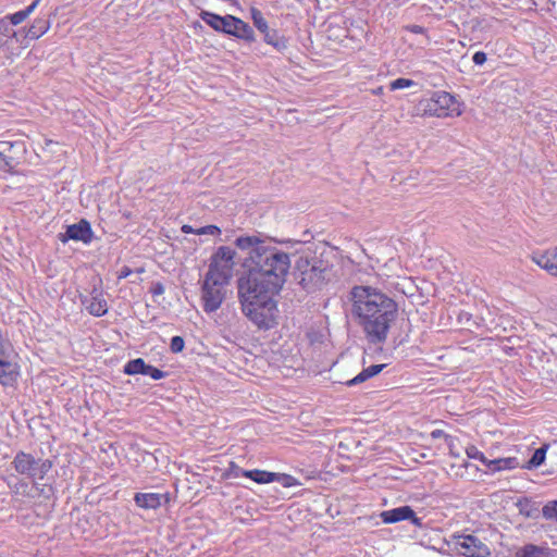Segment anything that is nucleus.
<instances>
[{
	"label": "nucleus",
	"instance_id": "nucleus-5",
	"mask_svg": "<svg viewBox=\"0 0 557 557\" xmlns=\"http://www.w3.org/2000/svg\"><path fill=\"white\" fill-rule=\"evenodd\" d=\"M20 375V367L13 345L0 330V383L12 386Z\"/></svg>",
	"mask_w": 557,
	"mask_h": 557
},
{
	"label": "nucleus",
	"instance_id": "nucleus-8",
	"mask_svg": "<svg viewBox=\"0 0 557 557\" xmlns=\"http://www.w3.org/2000/svg\"><path fill=\"white\" fill-rule=\"evenodd\" d=\"M12 466L22 475L42 480L51 470L52 462L48 459H36L30 454L18 451L12 460Z\"/></svg>",
	"mask_w": 557,
	"mask_h": 557
},
{
	"label": "nucleus",
	"instance_id": "nucleus-23",
	"mask_svg": "<svg viewBox=\"0 0 557 557\" xmlns=\"http://www.w3.org/2000/svg\"><path fill=\"white\" fill-rule=\"evenodd\" d=\"M200 18L216 32H223L225 27L224 16L218 15L209 11H201Z\"/></svg>",
	"mask_w": 557,
	"mask_h": 557
},
{
	"label": "nucleus",
	"instance_id": "nucleus-22",
	"mask_svg": "<svg viewBox=\"0 0 557 557\" xmlns=\"http://www.w3.org/2000/svg\"><path fill=\"white\" fill-rule=\"evenodd\" d=\"M49 29V22L45 18H37L26 30L25 37L29 39H38Z\"/></svg>",
	"mask_w": 557,
	"mask_h": 557
},
{
	"label": "nucleus",
	"instance_id": "nucleus-20",
	"mask_svg": "<svg viewBox=\"0 0 557 557\" xmlns=\"http://www.w3.org/2000/svg\"><path fill=\"white\" fill-rule=\"evenodd\" d=\"M246 478L255 481L258 484H265L275 482V480L278 479V473L253 469L246 473Z\"/></svg>",
	"mask_w": 557,
	"mask_h": 557
},
{
	"label": "nucleus",
	"instance_id": "nucleus-33",
	"mask_svg": "<svg viewBox=\"0 0 557 557\" xmlns=\"http://www.w3.org/2000/svg\"><path fill=\"white\" fill-rule=\"evenodd\" d=\"M248 472H249V470H245L232 461V462H230L228 468L226 469V476L227 478H239V476L246 478V473H248Z\"/></svg>",
	"mask_w": 557,
	"mask_h": 557
},
{
	"label": "nucleus",
	"instance_id": "nucleus-25",
	"mask_svg": "<svg viewBox=\"0 0 557 557\" xmlns=\"http://www.w3.org/2000/svg\"><path fill=\"white\" fill-rule=\"evenodd\" d=\"M40 0H34L27 8L24 10H21L18 12H15L13 14L7 15L8 20L10 21L11 25H18L23 23L37 8Z\"/></svg>",
	"mask_w": 557,
	"mask_h": 557
},
{
	"label": "nucleus",
	"instance_id": "nucleus-17",
	"mask_svg": "<svg viewBox=\"0 0 557 557\" xmlns=\"http://www.w3.org/2000/svg\"><path fill=\"white\" fill-rule=\"evenodd\" d=\"M12 493L16 497L34 499L37 497L39 491V483L34 482L29 485L24 480H18L14 485H10Z\"/></svg>",
	"mask_w": 557,
	"mask_h": 557
},
{
	"label": "nucleus",
	"instance_id": "nucleus-39",
	"mask_svg": "<svg viewBox=\"0 0 557 557\" xmlns=\"http://www.w3.org/2000/svg\"><path fill=\"white\" fill-rule=\"evenodd\" d=\"M221 230L216 225H206L197 228V235H220Z\"/></svg>",
	"mask_w": 557,
	"mask_h": 557
},
{
	"label": "nucleus",
	"instance_id": "nucleus-21",
	"mask_svg": "<svg viewBox=\"0 0 557 557\" xmlns=\"http://www.w3.org/2000/svg\"><path fill=\"white\" fill-rule=\"evenodd\" d=\"M517 466H518V460L515 457L498 458V459H494V460H488L487 465H486V467L492 472L515 469Z\"/></svg>",
	"mask_w": 557,
	"mask_h": 557
},
{
	"label": "nucleus",
	"instance_id": "nucleus-46",
	"mask_svg": "<svg viewBox=\"0 0 557 557\" xmlns=\"http://www.w3.org/2000/svg\"><path fill=\"white\" fill-rule=\"evenodd\" d=\"M182 232L184 234H197V228H194L193 226L185 224L182 226Z\"/></svg>",
	"mask_w": 557,
	"mask_h": 557
},
{
	"label": "nucleus",
	"instance_id": "nucleus-13",
	"mask_svg": "<svg viewBox=\"0 0 557 557\" xmlns=\"http://www.w3.org/2000/svg\"><path fill=\"white\" fill-rule=\"evenodd\" d=\"M380 517L384 523H396L404 520H410L417 527L422 525L421 518L416 517V513L410 506H401L382 511Z\"/></svg>",
	"mask_w": 557,
	"mask_h": 557
},
{
	"label": "nucleus",
	"instance_id": "nucleus-3",
	"mask_svg": "<svg viewBox=\"0 0 557 557\" xmlns=\"http://www.w3.org/2000/svg\"><path fill=\"white\" fill-rule=\"evenodd\" d=\"M238 299L243 313L260 329H271L274 325L276 304L273 297L276 293H264L261 289L237 285Z\"/></svg>",
	"mask_w": 557,
	"mask_h": 557
},
{
	"label": "nucleus",
	"instance_id": "nucleus-38",
	"mask_svg": "<svg viewBox=\"0 0 557 557\" xmlns=\"http://www.w3.org/2000/svg\"><path fill=\"white\" fill-rule=\"evenodd\" d=\"M144 375H148L153 380H161L165 376V372L157 369L152 366L147 364Z\"/></svg>",
	"mask_w": 557,
	"mask_h": 557
},
{
	"label": "nucleus",
	"instance_id": "nucleus-11",
	"mask_svg": "<svg viewBox=\"0 0 557 557\" xmlns=\"http://www.w3.org/2000/svg\"><path fill=\"white\" fill-rule=\"evenodd\" d=\"M225 27L222 33L235 36L239 39H244L246 41H253L255 34L252 28L243 20L233 16V15H224Z\"/></svg>",
	"mask_w": 557,
	"mask_h": 557
},
{
	"label": "nucleus",
	"instance_id": "nucleus-19",
	"mask_svg": "<svg viewBox=\"0 0 557 557\" xmlns=\"http://www.w3.org/2000/svg\"><path fill=\"white\" fill-rule=\"evenodd\" d=\"M516 557H554L548 548L528 544L519 549Z\"/></svg>",
	"mask_w": 557,
	"mask_h": 557
},
{
	"label": "nucleus",
	"instance_id": "nucleus-44",
	"mask_svg": "<svg viewBox=\"0 0 557 557\" xmlns=\"http://www.w3.org/2000/svg\"><path fill=\"white\" fill-rule=\"evenodd\" d=\"M153 296H159L164 293V286L161 283H154L150 289Z\"/></svg>",
	"mask_w": 557,
	"mask_h": 557
},
{
	"label": "nucleus",
	"instance_id": "nucleus-12",
	"mask_svg": "<svg viewBox=\"0 0 557 557\" xmlns=\"http://www.w3.org/2000/svg\"><path fill=\"white\" fill-rule=\"evenodd\" d=\"M86 310L95 317H102L108 312V304L101 288L94 286L90 297L81 296Z\"/></svg>",
	"mask_w": 557,
	"mask_h": 557
},
{
	"label": "nucleus",
	"instance_id": "nucleus-6",
	"mask_svg": "<svg viewBox=\"0 0 557 557\" xmlns=\"http://www.w3.org/2000/svg\"><path fill=\"white\" fill-rule=\"evenodd\" d=\"M235 250L227 246H220L210 258L206 274L230 283L235 267Z\"/></svg>",
	"mask_w": 557,
	"mask_h": 557
},
{
	"label": "nucleus",
	"instance_id": "nucleus-26",
	"mask_svg": "<svg viewBox=\"0 0 557 557\" xmlns=\"http://www.w3.org/2000/svg\"><path fill=\"white\" fill-rule=\"evenodd\" d=\"M146 362L141 358L129 360L124 367V373L128 375L144 374Z\"/></svg>",
	"mask_w": 557,
	"mask_h": 557
},
{
	"label": "nucleus",
	"instance_id": "nucleus-34",
	"mask_svg": "<svg viewBox=\"0 0 557 557\" xmlns=\"http://www.w3.org/2000/svg\"><path fill=\"white\" fill-rule=\"evenodd\" d=\"M0 35L5 37H16V32L11 27L7 16L0 18Z\"/></svg>",
	"mask_w": 557,
	"mask_h": 557
},
{
	"label": "nucleus",
	"instance_id": "nucleus-9",
	"mask_svg": "<svg viewBox=\"0 0 557 557\" xmlns=\"http://www.w3.org/2000/svg\"><path fill=\"white\" fill-rule=\"evenodd\" d=\"M423 111L425 114L437 117H445L455 111L456 99L446 91H435L423 102Z\"/></svg>",
	"mask_w": 557,
	"mask_h": 557
},
{
	"label": "nucleus",
	"instance_id": "nucleus-14",
	"mask_svg": "<svg viewBox=\"0 0 557 557\" xmlns=\"http://www.w3.org/2000/svg\"><path fill=\"white\" fill-rule=\"evenodd\" d=\"M531 259L550 275L557 276V247L535 250L532 252Z\"/></svg>",
	"mask_w": 557,
	"mask_h": 557
},
{
	"label": "nucleus",
	"instance_id": "nucleus-43",
	"mask_svg": "<svg viewBox=\"0 0 557 557\" xmlns=\"http://www.w3.org/2000/svg\"><path fill=\"white\" fill-rule=\"evenodd\" d=\"M51 491H52L51 486L39 484V491H38L36 498H38L40 496H44L45 498H49Z\"/></svg>",
	"mask_w": 557,
	"mask_h": 557
},
{
	"label": "nucleus",
	"instance_id": "nucleus-16",
	"mask_svg": "<svg viewBox=\"0 0 557 557\" xmlns=\"http://www.w3.org/2000/svg\"><path fill=\"white\" fill-rule=\"evenodd\" d=\"M135 504L144 509H157L163 503L169 502L168 494L161 493H137L134 496Z\"/></svg>",
	"mask_w": 557,
	"mask_h": 557
},
{
	"label": "nucleus",
	"instance_id": "nucleus-4",
	"mask_svg": "<svg viewBox=\"0 0 557 557\" xmlns=\"http://www.w3.org/2000/svg\"><path fill=\"white\" fill-rule=\"evenodd\" d=\"M298 283L307 292L321 288L333 276V264L321 257H299L296 261Z\"/></svg>",
	"mask_w": 557,
	"mask_h": 557
},
{
	"label": "nucleus",
	"instance_id": "nucleus-42",
	"mask_svg": "<svg viewBox=\"0 0 557 557\" xmlns=\"http://www.w3.org/2000/svg\"><path fill=\"white\" fill-rule=\"evenodd\" d=\"M486 53L483 51H476L472 57L475 65H483L486 62Z\"/></svg>",
	"mask_w": 557,
	"mask_h": 557
},
{
	"label": "nucleus",
	"instance_id": "nucleus-10",
	"mask_svg": "<svg viewBox=\"0 0 557 557\" xmlns=\"http://www.w3.org/2000/svg\"><path fill=\"white\" fill-rule=\"evenodd\" d=\"M456 546L466 557H488L491 555L488 546L472 534L457 536Z\"/></svg>",
	"mask_w": 557,
	"mask_h": 557
},
{
	"label": "nucleus",
	"instance_id": "nucleus-15",
	"mask_svg": "<svg viewBox=\"0 0 557 557\" xmlns=\"http://www.w3.org/2000/svg\"><path fill=\"white\" fill-rule=\"evenodd\" d=\"M94 238V232L88 221L81 220L78 223L69 225L66 233L61 240L65 243L67 239L90 244Z\"/></svg>",
	"mask_w": 557,
	"mask_h": 557
},
{
	"label": "nucleus",
	"instance_id": "nucleus-18",
	"mask_svg": "<svg viewBox=\"0 0 557 557\" xmlns=\"http://www.w3.org/2000/svg\"><path fill=\"white\" fill-rule=\"evenodd\" d=\"M385 364H372L368 367L367 369H363L359 374H357L355 377L346 381L347 386H355L358 384H361L366 382L367 380L371 379L372 376L379 374Z\"/></svg>",
	"mask_w": 557,
	"mask_h": 557
},
{
	"label": "nucleus",
	"instance_id": "nucleus-28",
	"mask_svg": "<svg viewBox=\"0 0 557 557\" xmlns=\"http://www.w3.org/2000/svg\"><path fill=\"white\" fill-rule=\"evenodd\" d=\"M14 159L7 156V149L0 150V172L13 173Z\"/></svg>",
	"mask_w": 557,
	"mask_h": 557
},
{
	"label": "nucleus",
	"instance_id": "nucleus-40",
	"mask_svg": "<svg viewBox=\"0 0 557 557\" xmlns=\"http://www.w3.org/2000/svg\"><path fill=\"white\" fill-rule=\"evenodd\" d=\"M520 512L528 518H537L539 516V509L533 508L529 502H527L524 506H521Z\"/></svg>",
	"mask_w": 557,
	"mask_h": 557
},
{
	"label": "nucleus",
	"instance_id": "nucleus-36",
	"mask_svg": "<svg viewBox=\"0 0 557 557\" xmlns=\"http://www.w3.org/2000/svg\"><path fill=\"white\" fill-rule=\"evenodd\" d=\"M431 437L436 438H444L449 450L453 453V436L449 434H446L443 430L436 429L431 432Z\"/></svg>",
	"mask_w": 557,
	"mask_h": 557
},
{
	"label": "nucleus",
	"instance_id": "nucleus-41",
	"mask_svg": "<svg viewBox=\"0 0 557 557\" xmlns=\"http://www.w3.org/2000/svg\"><path fill=\"white\" fill-rule=\"evenodd\" d=\"M275 481L282 483V485L285 487L294 486L297 483V481L294 476L288 475V474H280V473H278V479Z\"/></svg>",
	"mask_w": 557,
	"mask_h": 557
},
{
	"label": "nucleus",
	"instance_id": "nucleus-47",
	"mask_svg": "<svg viewBox=\"0 0 557 557\" xmlns=\"http://www.w3.org/2000/svg\"><path fill=\"white\" fill-rule=\"evenodd\" d=\"M132 273L131 269L127 268V267H124L120 273H119V278H125L127 277L129 274Z\"/></svg>",
	"mask_w": 557,
	"mask_h": 557
},
{
	"label": "nucleus",
	"instance_id": "nucleus-27",
	"mask_svg": "<svg viewBox=\"0 0 557 557\" xmlns=\"http://www.w3.org/2000/svg\"><path fill=\"white\" fill-rule=\"evenodd\" d=\"M250 15H251V20L253 22V25L256 26V28L258 30L263 33L267 29H269L268 23H267L264 16H263V14H262V12L260 10H258L257 8H251L250 9Z\"/></svg>",
	"mask_w": 557,
	"mask_h": 557
},
{
	"label": "nucleus",
	"instance_id": "nucleus-29",
	"mask_svg": "<svg viewBox=\"0 0 557 557\" xmlns=\"http://www.w3.org/2000/svg\"><path fill=\"white\" fill-rule=\"evenodd\" d=\"M545 456H546V447L537 448L533 453L531 459L529 460L528 468L532 469V468H536V467L541 466L545 460Z\"/></svg>",
	"mask_w": 557,
	"mask_h": 557
},
{
	"label": "nucleus",
	"instance_id": "nucleus-48",
	"mask_svg": "<svg viewBox=\"0 0 557 557\" xmlns=\"http://www.w3.org/2000/svg\"><path fill=\"white\" fill-rule=\"evenodd\" d=\"M449 454L454 457H459V454L456 453L455 443L453 442V453L449 450Z\"/></svg>",
	"mask_w": 557,
	"mask_h": 557
},
{
	"label": "nucleus",
	"instance_id": "nucleus-31",
	"mask_svg": "<svg viewBox=\"0 0 557 557\" xmlns=\"http://www.w3.org/2000/svg\"><path fill=\"white\" fill-rule=\"evenodd\" d=\"M406 30L412 33V34H421L423 35V38L419 41V45L421 47H424V46H428L430 45V37L429 35L426 34V30L424 27L420 26V25H407L405 27Z\"/></svg>",
	"mask_w": 557,
	"mask_h": 557
},
{
	"label": "nucleus",
	"instance_id": "nucleus-45",
	"mask_svg": "<svg viewBox=\"0 0 557 557\" xmlns=\"http://www.w3.org/2000/svg\"><path fill=\"white\" fill-rule=\"evenodd\" d=\"M17 145L16 143H10V141H3V143H0V147L1 149L0 150H3V149H7V152L11 151L12 148Z\"/></svg>",
	"mask_w": 557,
	"mask_h": 557
},
{
	"label": "nucleus",
	"instance_id": "nucleus-32",
	"mask_svg": "<svg viewBox=\"0 0 557 557\" xmlns=\"http://www.w3.org/2000/svg\"><path fill=\"white\" fill-rule=\"evenodd\" d=\"M466 454L470 459L480 460L485 466L487 465L488 459L484 456V454L478 449L474 445H470L466 448Z\"/></svg>",
	"mask_w": 557,
	"mask_h": 557
},
{
	"label": "nucleus",
	"instance_id": "nucleus-49",
	"mask_svg": "<svg viewBox=\"0 0 557 557\" xmlns=\"http://www.w3.org/2000/svg\"><path fill=\"white\" fill-rule=\"evenodd\" d=\"M376 92H382V87L377 88Z\"/></svg>",
	"mask_w": 557,
	"mask_h": 557
},
{
	"label": "nucleus",
	"instance_id": "nucleus-35",
	"mask_svg": "<svg viewBox=\"0 0 557 557\" xmlns=\"http://www.w3.org/2000/svg\"><path fill=\"white\" fill-rule=\"evenodd\" d=\"M416 85V83L408 78H397L389 84L391 90L404 89Z\"/></svg>",
	"mask_w": 557,
	"mask_h": 557
},
{
	"label": "nucleus",
	"instance_id": "nucleus-2",
	"mask_svg": "<svg viewBox=\"0 0 557 557\" xmlns=\"http://www.w3.org/2000/svg\"><path fill=\"white\" fill-rule=\"evenodd\" d=\"M351 313L372 344L384 343L397 315V304L381 290L355 286L350 290Z\"/></svg>",
	"mask_w": 557,
	"mask_h": 557
},
{
	"label": "nucleus",
	"instance_id": "nucleus-30",
	"mask_svg": "<svg viewBox=\"0 0 557 557\" xmlns=\"http://www.w3.org/2000/svg\"><path fill=\"white\" fill-rule=\"evenodd\" d=\"M542 513L546 520L555 521L557 523V500L548 502L543 507Z\"/></svg>",
	"mask_w": 557,
	"mask_h": 557
},
{
	"label": "nucleus",
	"instance_id": "nucleus-7",
	"mask_svg": "<svg viewBox=\"0 0 557 557\" xmlns=\"http://www.w3.org/2000/svg\"><path fill=\"white\" fill-rule=\"evenodd\" d=\"M228 283L218 280L212 275H205L201 285L202 308L207 313L215 312L223 304Z\"/></svg>",
	"mask_w": 557,
	"mask_h": 557
},
{
	"label": "nucleus",
	"instance_id": "nucleus-24",
	"mask_svg": "<svg viewBox=\"0 0 557 557\" xmlns=\"http://www.w3.org/2000/svg\"><path fill=\"white\" fill-rule=\"evenodd\" d=\"M262 34L264 35V41L268 45H271L275 50L283 51L287 48L286 39L280 36V34L276 30H272L269 28Z\"/></svg>",
	"mask_w": 557,
	"mask_h": 557
},
{
	"label": "nucleus",
	"instance_id": "nucleus-1",
	"mask_svg": "<svg viewBox=\"0 0 557 557\" xmlns=\"http://www.w3.org/2000/svg\"><path fill=\"white\" fill-rule=\"evenodd\" d=\"M235 245L248 255L237 285L278 294L290 268L289 255L257 236H239Z\"/></svg>",
	"mask_w": 557,
	"mask_h": 557
},
{
	"label": "nucleus",
	"instance_id": "nucleus-37",
	"mask_svg": "<svg viewBox=\"0 0 557 557\" xmlns=\"http://www.w3.org/2000/svg\"><path fill=\"white\" fill-rule=\"evenodd\" d=\"M185 342L181 336H173L170 344V349L172 352L177 354L184 349Z\"/></svg>",
	"mask_w": 557,
	"mask_h": 557
}]
</instances>
